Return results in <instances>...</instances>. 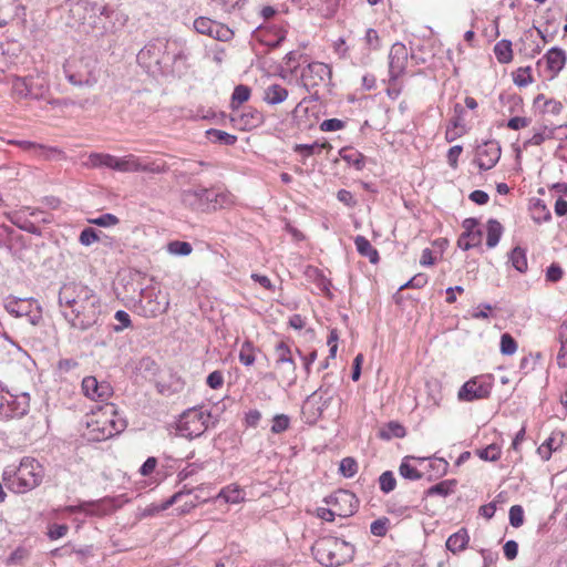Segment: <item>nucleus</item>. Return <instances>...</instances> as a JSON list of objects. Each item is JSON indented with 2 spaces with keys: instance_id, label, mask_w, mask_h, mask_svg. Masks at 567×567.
Returning a JSON list of instances; mask_svg holds the SVG:
<instances>
[{
  "instance_id": "39",
  "label": "nucleus",
  "mask_w": 567,
  "mask_h": 567,
  "mask_svg": "<svg viewBox=\"0 0 567 567\" xmlns=\"http://www.w3.org/2000/svg\"><path fill=\"white\" fill-rule=\"evenodd\" d=\"M406 435L405 427L398 421H391L380 431V437L390 440L392 437L402 439Z\"/></svg>"
},
{
  "instance_id": "57",
  "label": "nucleus",
  "mask_w": 567,
  "mask_h": 567,
  "mask_svg": "<svg viewBox=\"0 0 567 567\" xmlns=\"http://www.w3.org/2000/svg\"><path fill=\"white\" fill-rule=\"evenodd\" d=\"M27 301L25 300H16V299H9L6 302V309L13 313L17 317H20L24 313V307Z\"/></svg>"
},
{
  "instance_id": "37",
  "label": "nucleus",
  "mask_w": 567,
  "mask_h": 567,
  "mask_svg": "<svg viewBox=\"0 0 567 567\" xmlns=\"http://www.w3.org/2000/svg\"><path fill=\"white\" fill-rule=\"evenodd\" d=\"M513 82L518 87H526L534 82L532 66H520L512 73Z\"/></svg>"
},
{
  "instance_id": "47",
  "label": "nucleus",
  "mask_w": 567,
  "mask_h": 567,
  "mask_svg": "<svg viewBox=\"0 0 567 567\" xmlns=\"http://www.w3.org/2000/svg\"><path fill=\"white\" fill-rule=\"evenodd\" d=\"M167 251L172 255L187 256L193 251V247L187 241L173 240L167 244Z\"/></svg>"
},
{
  "instance_id": "18",
  "label": "nucleus",
  "mask_w": 567,
  "mask_h": 567,
  "mask_svg": "<svg viewBox=\"0 0 567 567\" xmlns=\"http://www.w3.org/2000/svg\"><path fill=\"white\" fill-rule=\"evenodd\" d=\"M501 153L502 151L497 142H485L476 148L475 163L480 169L488 171L497 164Z\"/></svg>"
},
{
  "instance_id": "38",
  "label": "nucleus",
  "mask_w": 567,
  "mask_h": 567,
  "mask_svg": "<svg viewBox=\"0 0 567 567\" xmlns=\"http://www.w3.org/2000/svg\"><path fill=\"white\" fill-rule=\"evenodd\" d=\"M251 96V89L247 85L239 84L234 89L231 100H230V109L238 110L241 104L247 102Z\"/></svg>"
},
{
  "instance_id": "28",
  "label": "nucleus",
  "mask_w": 567,
  "mask_h": 567,
  "mask_svg": "<svg viewBox=\"0 0 567 567\" xmlns=\"http://www.w3.org/2000/svg\"><path fill=\"white\" fill-rule=\"evenodd\" d=\"M340 156L344 162L353 166L357 171H362L365 166V156L353 147H342L340 150Z\"/></svg>"
},
{
  "instance_id": "12",
  "label": "nucleus",
  "mask_w": 567,
  "mask_h": 567,
  "mask_svg": "<svg viewBox=\"0 0 567 567\" xmlns=\"http://www.w3.org/2000/svg\"><path fill=\"white\" fill-rule=\"evenodd\" d=\"M169 308V299L159 289H148L142 297L140 313L145 318H156Z\"/></svg>"
},
{
  "instance_id": "42",
  "label": "nucleus",
  "mask_w": 567,
  "mask_h": 567,
  "mask_svg": "<svg viewBox=\"0 0 567 567\" xmlns=\"http://www.w3.org/2000/svg\"><path fill=\"white\" fill-rule=\"evenodd\" d=\"M411 456H406L402 460L399 466V473L402 477L411 481H417L423 477L422 473L410 463Z\"/></svg>"
},
{
  "instance_id": "5",
  "label": "nucleus",
  "mask_w": 567,
  "mask_h": 567,
  "mask_svg": "<svg viewBox=\"0 0 567 567\" xmlns=\"http://www.w3.org/2000/svg\"><path fill=\"white\" fill-rule=\"evenodd\" d=\"M311 549L316 560L326 567L342 566L354 556L353 545L331 536L319 538Z\"/></svg>"
},
{
  "instance_id": "50",
  "label": "nucleus",
  "mask_w": 567,
  "mask_h": 567,
  "mask_svg": "<svg viewBox=\"0 0 567 567\" xmlns=\"http://www.w3.org/2000/svg\"><path fill=\"white\" fill-rule=\"evenodd\" d=\"M532 214L534 220H536L537 223L547 221L551 217L550 212L548 210L546 205L542 203V200L539 199L533 205Z\"/></svg>"
},
{
  "instance_id": "63",
  "label": "nucleus",
  "mask_w": 567,
  "mask_h": 567,
  "mask_svg": "<svg viewBox=\"0 0 567 567\" xmlns=\"http://www.w3.org/2000/svg\"><path fill=\"white\" fill-rule=\"evenodd\" d=\"M503 551L507 560H514L518 554V544L515 540H507L503 546Z\"/></svg>"
},
{
  "instance_id": "22",
  "label": "nucleus",
  "mask_w": 567,
  "mask_h": 567,
  "mask_svg": "<svg viewBox=\"0 0 567 567\" xmlns=\"http://www.w3.org/2000/svg\"><path fill=\"white\" fill-rule=\"evenodd\" d=\"M537 35L542 39V42H538L532 31H527L522 39L524 43V48L520 49V52L529 58H534L539 54L547 43V38L543 33L542 30L537 29Z\"/></svg>"
},
{
  "instance_id": "34",
  "label": "nucleus",
  "mask_w": 567,
  "mask_h": 567,
  "mask_svg": "<svg viewBox=\"0 0 567 567\" xmlns=\"http://www.w3.org/2000/svg\"><path fill=\"white\" fill-rule=\"evenodd\" d=\"M455 487H456L455 480H445V481H442V482L429 487L425 491V495L426 496L439 495V496L445 497V496L454 493Z\"/></svg>"
},
{
  "instance_id": "46",
  "label": "nucleus",
  "mask_w": 567,
  "mask_h": 567,
  "mask_svg": "<svg viewBox=\"0 0 567 567\" xmlns=\"http://www.w3.org/2000/svg\"><path fill=\"white\" fill-rule=\"evenodd\" d=\"M475 453L483 461L495 462V461L499 460V457L502 455V450H501L499 445L493 443V444L487 445L484 449L476 450Z\"/></svg>"
},
{
  "instance_id": "55",
  "label": "nucleus",
  "mask_w": 567,
  "mask_h": 567,
  "mask_svg": "<svg viewBox=\"0 0 567 567\" xmlns=\"http://www.w3.org/2000/svg\"><path fill=\"white\" fill-rule=\"evenodd\" d=\"M99 240H100V237H99L97 231L91 227L84 228L81 231L80 237H79V241L83 246H90Z\"/></svg>"
},
{
  "instance_id": "30",
  "label": "nucleus",
  "mask_w": 567,
  "mask_h": 567,
  "mask_svg": "<svg viewBox=\"0 0 567 567\" xmlns=\"http://www.w3.org/2000/svg\"><path fill=\"white\" fill-rule=\"evenodd\" d=\"M557 339L560 344L557 353V364L559 368H567V320L558 328Z\"/></svg>"
},
{
  "instance_id": "49",
  "label": "nucleus",
  "mask_w": 567,
  "mask_h": 567,
  "mask_svg": "<svg viewBox=\"0 0 567 567\" xmlns=\"http://www.w3.org/2000/svg\"><path fill=\"white\" fill-rule=\"evenodd\" d=\"M380 489L388 494L396 486V480L391 471L383 472L379 477Z\"/></svg>"
},
{
  "instance_id": "31",
  "label": "nucleus",
  "mask_w": 567,
  "mask_h": 567,
  "mask_svg": "<svg viewBox=\"0 0 567 567\" xmlns=\"http://www.w3.org/2000/svg\"><path fill=\"white\" fill-rule=\"evenodd\" d=\"M355 248L358 252L367 257L370 262L377 264L380 259L378 250L371 245V243L364 236H357L354 239Z\"/></svg>"
},
{
  "instance_id": "17",
  "label": "nucleus",
  "mask_w": 567,
  "mask_h": 567,
  "mask_svg": "<svg viewBox=\"0 0 567 567\" xmlns=\"http://www.w3.org/2000/svg\"><path fill=\"white\" fill-rule=\"evenodd\" d=\"M275 367L282 369L287 373L289 380L295 381L297 378V364L292 357V351L289 344L281 340L276 343L274 349Z\"/></svg>"
},
{
  "instance_id": "53",
  "label": "nucleus",
  "mask_w": 567,
  "mask_h": 567,
  "mask_svg": "<svg viewBox=\"0 0 567 567\" xmlns=\"http://www.w3.org/2000/svg\"><path fill=\"white\" fill-rule=\"evenodd\" d=\"M429 467L434 472L436 477H440L447 473L450 464L442 457H434L430 461Z\"/></svg>"
},
{
  "instance_id": "25",
  "label": "nucleus",
  "mask_w": 567,
  "mask_h": 567,
  "mask_svg": "<svg viewBox=\"0 0 567 567\" xmlns=\"http://www.w3.org/2000/svg\"><path fill=\"white\" fill-rule=\"evenodd\" d=\"M470 539L468 530L462 527L446 539V549L453 555H457L468 547Z\"/></svg>"
},
{
  "instance_id": "48",
  "label": "nucleus",
  "mask_w": 567,
  "mask_h": 567,
  "mask_svg": "<svg viewBox=\"0 0 567 567\" xmlns=\"http://www.w3.org/2000/svg\"><path fill=\"white\" fill-rule=\"evenodd\" d=\"M499 350L504 355H513L517 351L516 340L509 333H503Z\"/></svg>"
},
{
  "instance_id": "23",
  "label": "nucleus",
  "mask_w": 567,
  "mask_h": 567,
  "mask_svg": "<svg viewBox=\"0 0 567 567\" xmlns=\"http://www.w3.org/2000/svg\"><path fill=\"white\" fill-rule=\"evenodd\" d=\"M245 491L236 483H231L223 487L219 493L213 498L214 502L223 501L225 504H240L245 501Z\"/></svg>"
},
{
  "instance_id": "3",
  "label": "nucleus",
  "mask_w": 567,
  "mask_h": 567,
  "mask_svg": "<svg viewBox=\"0 0 567 567\" xmlns=\"http://www.w3.org/2000/svg\"><path fill=\"white\" fill-rule=\"evenodd\" d=\"M86 426L93 440L103 441L121 433L126 422L114 403H105L91 412Z\"/></svg>"
},
{
  "instance_id": "64",
  "label": "nucleus",
  "mask_w": 567,
  "mask_h": 567,
  "mask_svg": "<svg viewBox=\"0 0 567 567\" xmlns=\"http://www.w3.org/2000/svg\"><path fill=\"white\" fill-rule=\"evenodd\" d=\"M530 120L523 116H514L508 120L507 127L514 131L525 128L529 125Z\"/></svg>"
},
{
  "instance_id": "10",
  "label": "nucleus",
  "mask_w": 567,
  "mask_h": 567,
  "mask_svg": "<svg viewBox=\"0 0 567 567\" xmlns=\"http://www.w3.org/2000/svg\"><path fill=\"white\" fill-rule=\"evenodd\" d=\"M494 386L492 374H480L466 381L457 392V399L463 402H473L489 398Z\"/></svg>"
},
{
  "instance_id": "54",
  "label": "nucleus",
  "mask_w": 567,
  "mask_h": 567,
  "mask_svg": "<svg viewBox=\"0 0 567 567\" xmlns=\"http://www.w3.org/2000/svg\"><path fill=\"white\" fill-rule=\"evenodd\" d=\"M509 523L515 528L524 524V509L520 505H513L509 508Z\"/></svg>"
},
{
  "instance_id": "59",
  "label": "nucleus",
  "mask_w": 567,
  "mask_h": 567,
  "mask_svg": "<svg viewBox=\"0 0 567 567\" xmlns=\"http://www.w3.org/2000/svg\"><path fill=\"white\" fill-rule=\"evenodd\" d=\"M207 385L213 390H218L224 385V374L221 371L216 370L208 374L206 379Z\"/></svg>"
},
{
  "instance_id": "19",
  "label": "nucleus",
  "mask_w": 567,
  "mask_h": 567,
  "mask_svg": "<svg viewBox=\"0 0 567 567\" xmlns=\"http://www.w3.org/2000/svg\"><path fill=\"white\" fill-rule=\"evenodd\" d=\"M83 394L93 401H105L113 394L111 384L106 381H99L93 375H87L82 380Z\"/></svg>"
},
{
  "instance_id": "27",
  "label": "nucleus",
  "mask_w": 567,
  "mask_h": 567,
  "mask_svg": "<svg viewBox=\"0 0 567 567\" xmlns=\"http://www.w3.org/2000/svg\"><path fill=\"white\" fill-rule=\"evenodd\" d=\"M117 157L107 153H91L84 165L87 167H107L116 169Z\"/></svg>"
},
{
  "instance_id": "13",
  "label": "nucleus",
  "mask_w": 567,
  "mask_h": 567,
  "mask_svg": "<svg viewBox=\"0 0 567 567\" xmlns=\"http://www.w3.org/2000/svg\"><path fill=\"white\" fill-rule=\"evenodd\" d=\"M330 65L322 62H311L301 72V82L307 91L317 90L331 80Z\"/></svg>"
},
{
  "instance_id": "4",
  "label": "nucleus",
  "mask_w": 567,
  "mask_h": 567,
  "mask_svg": "<svg viewBox=\"0 0 567 567\" xmlns=\"http://www.w3.org/2000/svg\"><path fill=\"white\" fill-rule=\"evenodd\" d=\"M183 204L199 212H214L228 208L235 204L234 195L226 189L194 187L182 194Z\"/></svg>"
},
{
  "instance_id": "60",
  "label": "nucleus",
  "mask_w": 567,
  "mask_h": 567,
  "mask_svg": "<svg viewBox=\"0 0 567 567\" xmlns=\"http://www.w3.org/2000/svg\"><path fill=\"white\" fill-rule=\"evenodd\" d=\"M564 270L558 264H551L546 270V280L557 282L563 278Z\"/></svg>"
},
{
  "instance_id": "62",
  "label": "nucleus",
  "mask_w": 567,
  "mask_h": 567,
  "mask_svg": "<svg viewBox=\"0 0 567 567\" xmlns=\"http://www.w3.org/2000/svg\"><path fill=\"white\" fill-rule=\"evenodd\" d=\"M463 152V147L461 145H455L451 147L447 152V163L449 165L456 169L458 166V158Z\"/></svg>"
},
{
  "instance_id": "21",
  "label": "nucleus",
  "mask_w": 567,
  "mask_h": 567,
  "mask_svg": "<svg viewBox=\"0 0 567 567\" xmlns=\"http://www.w3.org/2000/svg\"><path fill=\"white\" fill-rule=\"evenodd\" d=\"M230 122L234 127L240 131H250L264 123V115L256 107H247L238 116H231Z\"/></svg>"
},
{
  "instance_id": "15",
  "label": "nucleus",
  "mask_w": 567,
  "mask_h": 567,
  "mask_svg": "<svg viewBox=\"0 0 567 567\" xmlns=\"http://www.w3.org/2000/svg\"><path fill=\"white\" fill-rule=\"evenodd\" d=\"M326 503L332 506L334 514L339 517L351 516L358 507V499L355 495L346 489H338L326 498Z\"/></svg>"
},
{
  "instance_id": "20",
  "label": "nucleus",
  "mask_w": 567,
  "mask_h": 567,
  "mask_svg": "<svg viewBox=\"0 0 567 567\" xmlns=\"http://www.w3.org/2000/svg\"><path fill=\"white\" fill-rule=\"evenodd\" d=\"M478 220L475 218H466L462 223L463 233L457 240V246L463 250L478 247L482 244L483 234L477 228Z\"/></svg>"
},
{
  "instance_id": "26",
  "label": "nucleus",
  "mask_w": 567,
  "mask_h": 567,
  "mask_svg": "<svg viewBox=\"0 0 567 567\" xmlns=\"http://www.w3.org/2000/svg\"><path fill=\"white\" fill-rule=\"evenodd\" d=\"M563 442V432H553L550 436L537 449V453L542 457V460L548 461L551 456V453L561 447Z\"/></svg>"
},
{
  "instance_id": "36",
  "label": "nucleus",
  "mask_w": 567,
  "mask_h": 567,
  "mask_svg": "<svg viewBox=\"0 0 567 567\" xmlns=\"http://www.w3.org/2000/svg\"><path fill=\"white\" fill-rule=\"evenodd\" d=\"M555 128L543 126L538 131L534 132L530 138L524 142V147L528 146H540L545 141L554 138Z\"/></svg>"
},
{
  "instance_id": "33",
  "label": "nucleus",
  "mask_w": 567,
  "mask_h": 567,
  "mask_svg": "<svg viewBox=\"0 0 567 567\" xmlns=\"http://www.w3.org/2000/svg\"><path fill=\"white\" fill-rule=\"evenodd\" d=\"M503 234V226L495 219H489L486 223V246L494 248L498 243Z\"/></svg>"
},
{
  "instance_id": "51",
  "label": "nucleus",
  "mask_w": 567,
  "mask_h": 567,
  "mask_svg": "<svg viewBox=\"0 0 567 567\" xmlns=\"http://www.w3.org/2000/svg\"><path fill=\"white\" fill-rule=\"evenodd\" d=\"M339 471L344 477H352L358 472V463L352 457H344L340 462Z\"/></svg>"
},
{
  "instance_id": "9",
  "label": "nucleus",
  "mask_w": 567,
  "mask_h": 567,
  "mask_svg": "<svg viewBox=\"0 0 567 567\" xmlns=\"http://www.w3.org/2000/svg\"><path fill=\"white\" fill-rule=\"evenodd\" d=\"M209 419V413L202 409H190L181 415L177 432L186 439L197 437L206 431Z\"/></svg>"
},
{
  "instance_id": "1",
  "label": "nucleus",
  "mask_w": 567,
  "mask_h": 567,
  "mask_svg": "<svg viewBox=\"0 0 567 567\" xmlns=\"http://www.w3.org/2000/svg\"><path fill=\"white\" fill-rule=\"evenodd\" d=\"M59 302L65 319L73 328L86 330L99 320L101 300L95 291L81 284L64 285Z\"/></svg>"
},
{
  "instance_id": "32",
  "label": "nucleus",
  "mask_w": 567,
  "mask_h": 567,
  "mask_svg": "<svg viewBox=\"0 0 567 567\" xmlns=\"http://www.w3.org/2000/svg\"><path fill=\"white\" fill-rule=\"evenodd\" d=\"M493 51L496 56V60L501 64H508L513 61L514 53H513L512 42L509 40L503 39V40L498 41L494 45Z\"/></svg>"
},
{
  "instance_id": "44",
  "label": "nucleus",
  "mask_w": 567,
  "mask_h": 567,
  "mask_svg": "<svg viewBox=\"0 0 567 567\" xmlns=\"http://www.w3.org/2000/svg\"><path fill=\"white\" fill-rule=\"evenodd\" d=\"M206 135L213 142H217L225 145H234L237 142V136L229 134L221 130L209 128L206 131Z\"/></svg>"
},
{
  "instance_id": "6",
  "label": "nucleus",
  "mask_w": 567,
  "mask_h": 567,
  "mask_svg": "<svg viewBox=\"0 0 567 567\" xmlns=\"http://www.w3.org/2000/svg\"><path fill=\"white\" fill-rule=\"evenodd\" d=\"M115 171L121 173L162 174L168 171V165L162 158L127 154L123 157H117Z\"/></svg>"
},
{
  "instance_id": "58",
  "label": "nucleus",
  "mask_w": 567,
  "mask_h": 567,
  "mask_svg": "<svg viewBox=\"0 0 567 567\" xmlns=\"http://www.w3.org/2000/svg\"><path fill=\"white\" fill-rule=\"evenodd\" d=\"M344 127H346V122H343L339 118H328V120H324L320 124V130L322 132H334V131L343 130Z\"/></svg>"
},
{
  "instance_id": "45",
  "label": "nucleus",
  "mask_w": 567,
  "mask_h": 567,
  "mask_svg": "<svg viewBox=\"0 0 567 567\" xmlns=\"http://www.w3.org/2000/svg\"><path fill=\"white\" fill-rule=\"evenodd\" d=\"M12 96L17 100L27 97L30 94V87L27 79L20 76H13L11 80Z\"/></svg>"
},
{
  "instance_id": "16",
  "label": "nucleus",
  "mask_w": 567,
  "mask_h": 567,
  "mask_svg": "<svg viewBox=\"0 0 567 567\" xmlns=\"http://www.w3.org/2000/svg\"><path fill=\"white\" fill-rule=\"evenodd\" d=\"M409 51L404 43L395 42L389 52V73L391 80L402 76L406 70L409 62Z\"/></svg>"
},
{
  "instance_id": "41",
  "label": "nucleus",
  "mask_w": 567,
  "mask_h": 567,
  "mask_svg": "<svg viewBox=\"0 0 567 567\" xmlns=\"http://www.w3.org/2000/svg\"><path fill=\"white\" fill-rule=\"evenodd\" d=\"M239 361L241 364L246 367H250L256 361V347L254 346L252 341L246 340L243 342L239 354H238Z\"/></svg>"
},
{
  "instance_id": "29",
  "label": "nucleus",
  "mask_w": 567,
  "mask_h": 567,
  "mask_svg": "<svg viewBox=\"0 0 567 567\" xmlns=\"http://www.w3.org/2000/svg\"><path fill=\"white\" fill-rule=\"evenodd\" d=\"M262 35L265 38V43L269 47L279 45L285 39L287 34V30L282 25H270L262 31Z\"/></svg>"
},
{
  "instance_id": "14",
  "label": "nucleus",
  "mask_w": 567,
  "mask_h": 567,
  "mask_svg": "<svg viewBox=\"0 0 567 567\" xmlns=\"http://www.w3.org/2000/svg\"><path fill=\"white\" fill-rule=\"evenodd\" d=\"M194 28L198 33L223 42L230 41L234 37V32L230 28L207 17L195 19Z\"/></svg>"
},
{
  "instance_id": "7",
  "label": "nucleus",
  "mask_w": 567,
  "mask_h": 567,
  "mask_svg": "<svg viewBox=\"0 0 567 567\" xmlns=\"http://www.w3.org/2000/svg\"><path fill=\"white\" fill-rule=\"evenodd\" d=\"M29 409L30 395L28 393H12L0 382V420L20 419L28 413Z\"/></svg>"
},
{
  "instance_id": "40",
  "label": "nucleus",
  "mask_w": 567,
  "mask_h": 567,
  "mask_svg": "<svg viewBox=\"0 0 567 567\" xmlns=\"http://www.w3.org/2000/svg\"><path fill=\"white\" fill-rule=\"evenodd\" d=\"M367 52L378 51L382 48V39L375 29L369 28L362 39Z\"/></svg>"
},
{
  "instance_id": "52",
  "label": "nucleus",
  "mask_w": 567,
  "mask_h": 567,
  "mask_svg": "<svg viewBox=\"0 0 567 567\" xmlns=\"http://www.w3.org/2000/svg\"><path fill=\"white\" fill-rule=\"evenodd\" d=\"M89 223L100 227H112L120 223V219L113 214H103L96 218L89 219Z\"/></svg>"
},
{
  "instance_id": "2",
  "label": "nucleus",
  "mask_w": 567,
  "mask_h": 567,
  "mask_svg": "<svg viewBox=\"0 0 567 567\" xmlns=\"http://www.w3.org/2000/svg\"><path fill=\"white\" fill-rule=\"evenodd\" d=\"M44 477L43 466L33 457H23L18 467L9 466L2 473L7 488L24 494L38 487Z\"/></svg>"
},
{
  "instance_id": "43",
  "label": "nucleus",
  "mask_w": 567,
  "mask_h": 567,
  "mask_svg": "<svg viewBox=\"0 0 567 567\" xmlns=\"http://www.w3.org/2000/svg\"><path fill=\"white\" fill-rule=\"evenodd\" d=\"M509 260L513 267L519 272H525L528 268L526 251L520 247H515L512 250L509 255Z\"/></svg>"
},
{
  "instance_id": "24",
  "label": "nucleus",
  "mask_w": 567,
  "mask_h": 567,
  "mask_svg": "<svg viewBox=\"0 0 567 567\" xmlns=\"http://www.w3.org/2000/svg\"><path fill=\"white\" fill-rule=\"evenodd\" d=\"M289 91L279 83H271L264 89L262 101L270 106L281 104L287 101Z\"/></svg>"
},
{
  "instance_id": "8",
  "label": "nucleus",
  "mask_w": 567,
  "mask_h": 567,
  "mask_svg": "<svg viewBox=\"0 0 567 567\" xmlns=\"http://www.w3.org/2000/svg\"><path fill=\"white\" fill-rule=\"evenodd\" d=\"M567 64V52L558 47H553L537 60L536 69L538 76L544 81H554Z\"/></svg>"
},
{
  "instance_id": "61",
  "label": "nucleus",
  "mask_w": 567,
  "mask_h": 567,
  "mask_svg": "<svg viewBox=\"0 0 567 567\" xmlns=\"http://www.w3.org/2000/svg\"><path fill=\"white\" fill-rule=\"evenodd\" d=\"M388 523H389V519L388 518H383V519H377L374 520L371 526H370V530L371 533L374 535V536H379V537H383L385 536L386 532H388Z\"/></svg>"
},
{
  "instance_id": "35",
  "label": "nucleus",
  "mask_w": 567,
  "mask_h": 567,
  "mask_svg": "<svg viewBox=\"0 0 567 567\" xmlns=\"http://www.w3.org/2000/svg\"><path fill=\"white\" fill-rule=\"evenodd\" d=\"M332 146L329 142H315L313 144H296L293 151L303 157H310L315 153H320L321 150H331Z\"/></svg>"
},
{
  "instance_id": "56",
  "label": "nucleus",
  "mask_w": 567,
  "mask_h": 567,
  "mask_svg": "<svg viewBox=\"0 0 567 567\" xmlns=\"http://www.w3.org/2000/svg\"><path fill=\"white\" fill-rule=\"evenodd\" d=\"M290 420L285 414H278L272 420L271 432L279 434L285 432L289 427Z\"/></svg>"
},
{
  "instance_id": "11",
  "label": "nucleus",
  "mask_w": 567,
  "mask_h": 567,
  "mask_svg": "<svg viewBox=\"0 0 567 567\" xmlns=\"http://www.w3.org/2000/svg\"><path fill=\"white\" fill-rule=\"evenodd\" d=\"M411 60L416 64L431 63L442 50V43L432 38L414 39L409 42Z\"/></svg>"
}]
</instances>
